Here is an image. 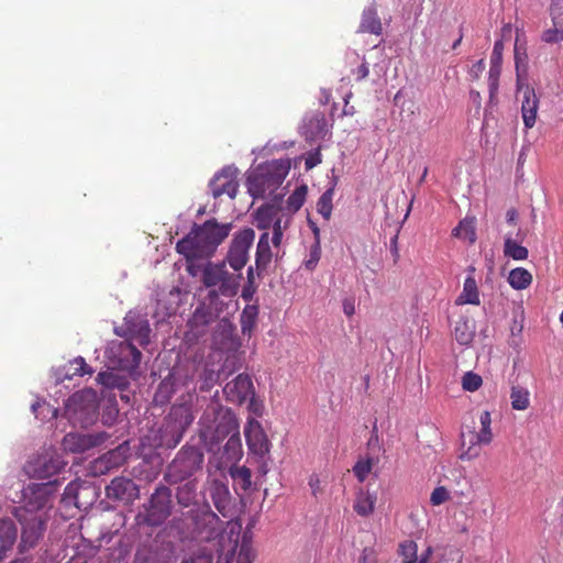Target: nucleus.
Returning a JSON list of instances; mask_svg holds the SVG:
<instances>
[{
  "instance_id": "de8ad7c7",
  "label": "nucleus",
  "mask_w": 563,
  "mask_h": 563,
  "mask_svg": "<svg viewBox=\"0 0 563 563\" xmlns=\"http://www.w3.org/2000/svg\"><path fill=\"white\" fill-rule=\"evenodd\" d=\"M86 374H92V369L84 357L79 356L69 362L66 377L71 378L73 376H84Z\"/></svg>"
},
{
  "instance_id": "6ab92c4d",
  "label": "nucleus",
  "mask_w": 563,
  "mask_h": 563,
  "mask_svg": "<svg viewBox=\"0 0 563 563\" xmlns=\"http://www.w3.org/2000/svg\"><path fill=\"white\" fill-rule=\"evenodd\" d=\"M209 494L216 509L224 518H232L235 514V506L232 500L229 487L220 479H212L209 485Z\"/></svg>"
},
{
  "instance_id": "412c9836",
  "label": "nucleus",
  "mask_w": 563,
  "mask_h": 563,
  "mask_svg": "<svg viewBox=\"0 0 563 563\" xmlns=\"http://www.w3.org/2000/svg\"><path fill=\"white\" fill-rule=\"evenodd\" d=\"M462 551L452 545H443L435 549L429 545L419 558V563H462Z\"/></svg>"
},
{
  "instance_id": "4d7b16f0",
  "label": "nucleus",
  "mask_w": 563,
  "mask_h": 563,
  "mask_svg": "<svg viewBox=\"0 0 563 563\" xmlns=\"http://www.w3.org/2000/svg\"><path fill=\"white\" fill-rule=\"evenodd\" d=\"M321 162H322V155L320 152V147H318L314 151L309 152L307 154L306 159H305L306 169L307 170L312 169L313 167L319 165Z\"/></svg>"
},
{
  "instance_id": "2f4dec72",
  "label": "nucleus",
  "mask_w": 563,
  "mask_h": 563,
  "mask_svg": "<svg viewBox=\"0 0 563 563\" xmlns=\"http://www.w3.org/2000/svg\"><path fill=\"white\" fill-rule=\"evenodd\" d=\"M198 479L185 481L176 489V499L179 506L188 508L197 503Z\"/></svg>"
},
{
  "instance_id": "f704fd0d",
  "label": "nucleus",
  "mask_w": 563,
  "mask_h": 563,
  "mask_svg": "<svg viewBox=\"0 0 563 563\" xmlns=\"http://www.w3.org/2000/svg\"><path fill=\"white\" fill-rule=\"evenodd\" d=\"M377 496L375 493L365 492L360 489L356 494L353 509L361 517H368L375 510Z\"/></svg>"
},
{
  "instance_id": "c03bdc74",
  "label": "nucleus",
  "mask_w": 563,
  "mask_h": 563,
  "mask_svg": "<svg viewBox=\"0 0 563 563\" xmlns=\"http://www.w3.org/2000/svg\"><path fill=\"white\" fill-rule=\"evenodd\" d=\"M481 430L477 432L482 437V442L484 445H488L493 441V431H492V416L490 412L484 410L479 415Z\"/></svg>"
},
{
  "instance_id": "4468645a",
  "label": "nucleus",
  "mask_w": 563,
  "mask_h": 563,
  "mask_svg": "<svg viewBox=\"0 0 563 563\" xmlns=\"http://www.w3.org/2000/svg\"><path fill=\"white\" fill-rule=\"evenodd\" d=\"M223 309V302L219 300L213 292H208V297L197 308L190 319L192 329L205 328L214 322Z\"/></svg>"
},
{
  "instance_id": "6e6552de",
  "label": "nucleus",
  "mask_w": 563,
  "mask_h": 563,
  "mask_svg": "<svg viewBox=\"0 0 563 563\" xmlns=\"http://www.w3.org/2000/svg\"><path fill=\"white\" fill-rule=\"evenodd\" d=\"M203 454L194 446H184L164 472V481L168 485L181 484L195 478V474L202 470Z\"/></svg>"
},
{
  "instance_id": "9b49d317",
  "label": "nucleus",
  "mask_w": 563,
  "mask_h": 563,
  "mask_svg": "<svg viewBox=\"0 0 563 563\" xmlns=\"http://www.w3.org/2000/svg\"><path fill=\"white\" fill-rule=\"evenodd\" d=\"M255 232L251 228L243 229L234 234L229 246L225 265L229 264L234 273H241L249 261V251L254 242Z\"/></svg>"
},
{
  "instance_id": "72a5a7b5",
  "label": "nucleus",
  "mask_w": 563,
  "mask_h": 563,
  "mask_svg": "<svg viewBox=\"0 0 563 563\" xmlns=\"http://www.w3.org/2000/svg\"><path fill=\"white\" fill-rule=\"evenodd\" d=\"M457 306L481 303L477 283L473 276H467L464 280L463 290L455 300Z\"/></svg>"
},
{
  "instance_id": "680f3d73",
  "label": "nucleus",
  "mask_w": 563,
  "mask_h": 563,
  "mask_svg": "<svg viewBox=\"0 0 563 563\" xmlns=\"http://www.w3.org/2000/svg\"><path fill=\"white\" fill-rule=\"evenodd\" d=\"M114 378L115 377L113 374L107 373V372H101L97 376L98 383H100L107 387H112L114 385Z\"/></svg>"
},
{
  "instance_id": "7ed1b4c3",
  "label": "nucleus",
  "mask_w": 563,
  "mask_h": 563,
  "mask_svg": "<svg viewBox=\"0 0 563 563\" xmlns=\"http://www.w3.org/2000/svg\"><path fill=\"white\" fill-rule=\"evenodd\" d=\"M115 333L126 338V341L119 345L120 358L118 365L121 369L131 373L139 367L142 358V353L133 342L142 346L150 343L151 328L148 320L141 314L130 311L126 313L123 324L115 330Z\"/></svg>"
},
{
  "instance_id": "5fc2aeb1",
  "label": "nucleus",
  "mask_w": 563,
  "mask_h": 563,
  "mask_svg": "<svg viewBox=\"0 0 563 563\" xmlns=\"http://www.w3.org/2000/svg\"><path fill=\"white\" fill-rule=\"evenodd\" d=\"M449 499V492L445 487L440 486L433 489L430 496V501L433 506H439Z\"/></svg>"
},
{
  "instance_id": "0e129e2a",
  "label": "nucleus",
  "mask_w": 563,
  "mask_h": 563,
  "mask_svg": "<svg viewBox=\"0 0 563 563\" xmlns=\"http://www.w3.org/2000/svg\"><path fill=\"white\" fill-rule=\"evenodd\" d=\"M255 291H256L255 283H253V284L246 283L242 289V297L245 300H251L253 295L255 294Z\"/></svg>"
},
{
  "instance_id": "6e6d98bb",
  "label": "nucleus",
  "mask_w": 563,
  "mask_h": 563,
  "mask_svg": "<svg viewBox=\"0 0 563 563\" xmlns=\"http://www.w3.org/2000/svg\"><path fill=\"white\" fill-rule=\"evenodd\" d=\"M500 71H501V66L490 64L488 82H489V90H490L492 95L498 89V80H499Z\"/></svg>"
},
{
  "instance_id": "49530a36",
  "label": "nucleus",
  "mask_w": 563,
  "mask_h": 563,
  "mask_svg": "<svg viewBox=\"0 0 563 563\" xmlns=\"http://www.w3.org/2000/svg\"><path fill=\"white\" fill-rule=\"evenodd\" d=\"M290 225V217L282 218L280 220H276L273 227V235H272V243L273 246L278 249L282 245L284 232L289 228Z\"/></svg>"
},
{
  "instance_id": "13d9d810",
  "label": "nucleus",
  "mask_w": 563,
  "mask_h": 563,
  "mask_svg": "<svg viewBox=\"0 0 563 563\" xmlns=\"http://www.w3.org/2000/svg\"><path fill=\"white\" fill-rule=\"evenodd\" d=\"M40 410L43 412V411H47V413L51 415L52 418H56L57 416V410L52 408L47 402L43 401V402H35L32 405V411L34 412L35 417L38 418L40 417Z\"/></svg>"
},
{
  "instance_id": "2eb2a0df",
  "label": "nucleus",
  "mask_w": 563,
  "mask_h": 563,
  "mask_svg": "<svg viewBox=\"0 0 563 563\" xmlns=\"http://www.w3.org/2000/svg\"><path fill=\"white\" fill-rule=\"evenodd\" d=\"M209 188L213 198H219L223 195L232 199L235 198L239 188L236 169L232 167L222 168L210 180Z\"/></svg>"
},
{
  "instance_id": "052dcab7",
  "label": "nucleus",
  "mask_w": 563,
  "mask_h": 563,
  "mask_svg": "<svg viewBox=\"0 0 563 563\" xmlns=\"http://www.w3.org/2000/svg\"><path fill=\"white\" fill-rule=\"evenodd\" d=\"M308 485L313 497H318V495L322 493L321 481L317 474L310 475Z\"/></svg>"
},
{
  "instance_id": "58836bf2",
  "label": "nucleus",
  "mask_w": 563,
  "mask_h": 563,
  "mask_svg": "<svg viewBox=\"0 0 563 563\" xmlns=\"http://www.w3.org/2000/svg\"><path fill=\"white\" fill-rule=\"evenodd\" d=\"M258 308L256 306H246L240 318L241 332L243 335L251 338L252 332L256 325Z\"/></svg>"
},
{
  "instance_id": "a211bd4d",
  "label": "nucleus",
  "mask_w": 563,
  "mask_h": 563,
  "mask_svg": "<svg viewBox=\"0 0 563 563\" xmlns=\"http://www.w3.org/2000/svg\"><path fill=\"white\" fill-rule=\"evenodd\" d=\"M225 399L233 404H243L250 397L254 396V387L251 377L247 374H240L223 388Z\"/></svg>"
},
{
  "instance_id": "c9c22d12",
  "label": "nucleus",
  "mask_w": 563,
  "mask_h": 563,
  "mask_svg": "<svg viewBox=\"0 0 563 563\" xmlns=\"http://www.w3.org/2000/svg\"><path fill=\"white\" fill-rule=\"evenodd\" d=\"M511 407L515 410L523 411L530 406V391L527 387L512 383L510 390Z\"/></svg>"
},
{
  "instance_id": "39448f33",
  "label": "nucleus",
  "mask_w": 563,
  "mask_h": 563,
  "mask_svg": "<svg viewBox=\"0 0 563 563\" xmlns=\"http://www.w3.org/2000/svg\"><path fill=\"white\" fill-rule=\"evenodd\" d=\"M287 174L288 166L280 161L261 164L247 177V191L254 199H263L279 188Z\"/></svg>"
},
{
  "instance_id": "9d476101",
  "label": "nucleus",
  "mask_w": 563,
  "mask_h": 563,
  "mask_svg": "<svg viewBox=\"0 0 563 563\" xmlns=\"http://www.w3.org/2000/svg\"><path fill=\"white\" fill-rule=\"evenodd\" d=\"M57 489L56 481L32 483L23 489L24 506L15 510H25L27 515H38L37 511L52 507V500Z\"/></svg>"
},
{
  "instance_id": "864d4df0",
  "label": "nucleus",
  "mask_w": 563,
  "mask_h": 563,
  "mask_svg": "<svg viewBox=\"0 0 563 563\" xmlns=\"http://www.w3.org/2000/svg\"><path fill=\"white\" fill-rule=\"evenodd\" d=\"M321 257V245L320 241H314L310 247L309 258L305 262V267L309 271H313Z\"/></svg>"
},
{
  "instance_id": "393cba45",
  "label": "nucleus",
  "mask_w": 563,
  "mask_h": 563,
  "mask_svg": "<svg viewBox=\"0 0 563 563\" xmlns=\"http://www.w3.org/2000/svg\"><path fill=\"white\" fill-rule=\"evenodd\" d=\"M539 109V98L533 88L527 86L523 89V99L521 104V113L523 124L527 129L534 126L537 121V113Z\"/></svg>"
},
{
  "instance_id": "69168bd1",
  "label": "nucleus",
  "mask_w": 563,
  "mask_h": 563,
  "mask_svg": "<svg viewBox=\"0 0 563 563\" xmlns=\"http://www.w3.org/2000/svg\"><path fill=\"white\" fill-rule=\"evenodd\" d=\"M184 563H213V558L210 553L202 554L196 558H191L190 560H187Z\"/></svg>"
},
{
  "instance_id": "37998d69",
  "label": "nucleus",
  "mask_w": 563,
  "mask_h": 563,
  "mask_svg": "<svg viewBox=\"0 0 563 563\" xmlns=\"http://www.w3.org/2000/svg\"><path fill=\"white\" fill-rule=\"evenodd\" d=\"M307 186L297 187L286 200V207L291 213L300 210L306 201Z\"/></svg>"
},
{
  "instance_id": "8fccbe9b",
  "label": "nucleus",
  "mask_w": 563,
  "mask_h": 563,
  "mask_svg": "<svg viewBox=\"0 0 563 563\" xmlns=\"http://www.w3.org/2000/svg\"><path fill=\"white\" fill-rule=\"evenodd\" d=\"M332 198L333 189H328L317 202V210L325 220H329L332 213Z\"/></svg>"
},
{
  "instance_id": "b1692460",
  "label": "nucleus",
  "mask_w": 563,
  "mask_h": 563,
  "mask_svg": "<svg viewBox=\"0 0 563 563\" xmlns=\"http://www.w3.org/2000/svg\"><path fill=\"white\" fill-rule=\"evenodd\" d=\"M128 451L129 448L125 444L108 451L96 461V468L101 473H107L122 466L128 459Z\"/></svg>"
},
{
  "instance_id": "f257e3e1",
  "label": "nucleus",
  "mask_w": 563,
  "mask_h": 563,
  "mask_svg": "<svg viewBox=\"0 0 563 563\" xmlns=\"http://www.w3.org/2000/svg\"><path fill=\"white\" fill-rule=\"evenodd\" d=\"M225 522L214 514L209 505L194 516V533L197 540L213 544L217 563H253L254 550L243 539L239 545V536L228 533Z\"/></svg>"
},
{
  "instance_id": "f3484780",
  "label": "nucleus",
  "mask_w": 563,
  "mask_h": 563,
  "mask_svg": "<svg viewBox=\"0 0 563 563\" xmlns=\"http://www.w3.org/2000/svg\"><path fill=\"white\" fill-rule=\"evenodd\" d=\"M107 435L102 432L98 433H67L62 442L65 451L70 453H84L92 448L100 445Z\"/></svg>"
},
{
  "instance_id": "a878e982",
  "label": "nucleus",
  "mask_w": 563,
  "mask_h": 563,
  "mask_svg": "<svg viewBox=\"0 0 563 563\" xmlns=\"http://www.w3.org/2000/svg\"><path fill=\"white\" fill-rule=\"evenodd\" d=\"M357 32L375 35H380L383 33L382 20L378 16L375 3L369 4L363 10Z\"/></svg>"
},
{
  "instance_id": "7c9ffc66",
  "label": "nucleus",
  "mask_w": 563,
  "mask_h": 563,
  "mask_svg": "<svg viewBox=\"0 0 563 563\" xmlns=\"http://www.w3.org/2000/svg\"><path fill=\"white\" fill-rule=\"evenodd\" d=\"M88 493H93L91 486L70 482L64 489L63 501L67 505L73 504L77 508L86 507V503L81 501L80 496L87 495Z\"/></svg>"
},
{
  "instance_id": "e2e57ef3",
  "label": "nucleus",
  "mask_w": 563,
  "mask_h": 563,
  "mask_svg": "<svg viewBox=\"0 0 563 563\" xmlns=\"http://www.w3.org/2000/svg\"><path fill=\"white\" fill-rule=\"evenodd\" d=\"M484 69H485V63L483 59H479L475 64H473L472 67L470 68V75L474 79H477L481 76V74L484 71Z\"/></svg>"
},
{
  "instance_id": "ea45409f",
  "label": "nucleus",
  "mask_w": 563,
  "mask_h": 563,
  "mask_svg": "<svg viewBox=\"0 0 563 563\" xmlns=\"http://www.w3.org/2000/svg\"><path fill=\"white\" fill-rule=\"evenodd\" d=\"M452 235L457 239L467 240L471 244L476 241V232H475V219L474 218H464L461 220L452 231Z\"/></svg>"
},
{
  "instance_id": "cd10ccee",
  "label": "nucleus",
  "mask_w": 563,
  "mask_h": 563,
  "mask_svg": "<svg viewBox=\"0 0 563 563\" xmlns=\"http://www.w3.org/2000/svg\"><path fill=\"white\" fill-rule=\"evenodd\" d=\"M307 140L323 139L327 135V119L323 113L317 112L310 115L302 126Z\"/></svg>"
},
{
  "instance_id": "dca6fc26",
  "label": "nucleus",
  "mask_w": 563,
  "mask_h": 563,
  "mask_svg": "<svg viewBox=\"0 0 563 563\" xmlns=\"http://www.w3.org/2000/svg\"><path fill=\"white\" fill-rule=\"evenodd\" d=\"M65 466V462L58 454L45 453L31 461L26 466L30 476L48 478L57 474Z\"/></svg>"
},
{
  "instance_id": "4c0bfd02",
  "label": "nucleus",
  "mask_w": 563,
  "mask_h": 563,
  "mask_svg": "<svg viewBox=\"0 0 563 563\" xmlns=\"http://www.w3.org/2000/svg\"><path fill=\"white\" fill-rule=\"evenodd\" d=\"M504 255L515 261H525L529 256V251L514 240L510 234H507L504 242Z\"/></svg>"
},
{
  "instance_id": "a18cd8bd",
  "label": "nucleus",
  "mask_w": 563,
  "mask_h": 563,
  "mask_svg": "<svg viewBox=\"0 0 563 563\" xmlns=\"http://www.w3.org/2000/svg\"><path fill=\"white\" fill-rule=\"evenodd\" d=\"M399 554L402 556L405 563H419L417 543L408 540L399 545Z\"/></svg>"
},
{
  "instance_id": "e433bc0d",
  "label": "nucleus",
  "mask_w": 563,
  "mask_h": 563,
  "mask_svg": "<svg viewBox=\"0 0 563 563\" xmlns=\"http://www.w3.org/2000/svg\"><path fill=\"white\" fill-rule=\"evenodd\" d=\"M532 274L523 267H516L508 275V283L516 290L527 289L532 284Z\"/></svg>"
},
{
  "instance_id": "bf43d9fd",
  "label": "nucleus",
  "mask_w": 563,
  "mask_h": 563,
  "mask_svg": "<svg viewBox=\"0 0 563 563\" xmlns=\"http://www.w3.org/2000/svg\"><path fill=\"white\" fill-rule=\"evenodd\" d=\"M503 42L496 41L494 44L493 53L490 56V64L492 65H499L501 66V55H503Z\"/></svg>"
},
{
  "instance_id": "a19ab883",
  "label": "nucleus",
  "mask_w": 563,
  "mask_h": 563,
  "mask_svg": "<svg viewBox=\"0 0 563 563\" xmlns=\"http://www.w3.org/2000/svg\"><path fill=\"white\" fill-rule=\"evenodd\" d=\"M229 474L238 488L246 492L251 487L252 473L249 467L233 465L229 468Z\"/></svg>"
},
{
  "instance_id": "79ce46f5",
  "label": "nucleus",
  "mask_w": 563,
  "mask_h": 563,
  "mask_svg": "<svg viewBox=\"0 0 563 563\" xmlns=\"http://www.w3.org/2000/svg\"><path fill=\"white\" fill-rule=\"evenodd\" d=\"M224 445V455L228 461H239L242 457V442L240 430L230 434Z\"/></svg>"
},
{
  "instance_id": "3c124183",
  "label": "nucleus",
  "mask_w": 563,
  "mask_h": 563,
  "mask_svg": "<svg viewBox=\"0 0 563 563\" xmlns=\"http://www.w3.org/2000/svg\"><path fill=\"white\" fill-rule=\"evenodd\" d=\"M482 384V377L474 372H466L462 377V387L466 391H476Z\"/></svg>"
},
{
  "instance_id": "423d86ee",
  "label": "nucleus",
  "mask_w": 563,
  "mask_h": 563,
  "mask_svg": "<svg viewBox=\"0 0 563 563\" xmlns=\"http://www.w3.org/2000/svg\"><path fill=\"white\" fill-rule=\"evenodd\" d=\"M192 421L194 415L189 405H174L158 431L159 440L156 445L166 449L176 448Z\"/></svg>"
},
{
  "instance_id": "774afa93",
  "label": "nucleus",
  "mask_w": 563,
  "mask_h": 563,
  "mask_svg": "<svg viewBox=\"0 0 563 563\" xmlns=\"http://www.w3.org/2000/svg\"><path fill=\"white\" fill-rule=\"evenodd\" d=\"M506 220L509 224L516 225L518 220V211L515 208L507 210Z\"/></svg>"
},
{
  "instance_id": "f03ea898",
  "label": "nucleus",
  "mask_w": 563,
  "mask_h": 563,
  "mask_svg": "<svg viewBox=\"0 0 563 563\" xmlns=\"http://www.w3.org/2000/svg\"><path fill=\"white\" fill-rule=\"evenodd\" d=\"M231 230L232 223H219L214 218L208 219L202 224H194L190 232L177 242L176 251L188 263L209 258L229 236Z\"/></svg>"
},
{
  "instance_id": "4be33fe9",
  "label": "nucleus",
  "mask_w": 563,
  "mask_h": 563,
  "mask_svg": "<svg viewBox=\"0 0 563 563\" xmlns=\"http://www.w3.org/2000/svg\"><path fill=\"white\" fill-rule=\"evenodd\" d=\"M552 27L542 33V41L549 44L563 41V0H552L550 5Z\"/></svg>"
},
{
  "instance_id": "338daca9",
  "label": "nucleus",
  "mask_w": 563,
  "mask_h": 563,
  "mask_svg": "<svg viewBox=\"0 0 563 563\" xmlns=\"http://www.w3.org/2000/svg\"><path fill=\"white\" fill-rule=\"evenodd\" d=\"M368 74H369L368 65H367V63L364 62L358 66V68L356 70V76H357L356 79L362 80V79L366 78L368 76Z\"/></svg>"
},
{
  "instance_id": "5701e85b",
  "label": "nucleus",
  "mask_w": 563,
  "mask_h": 563,
  "mask_svg": "<svg viewBox=\"0 0 563 563\" xmlns=\"http://www.w3.org/2000/svg\"><path fill=\"white\" fill-rule=\"evenodd\" d=\"M283 217L282 207L277 203H264L253 212L255 227L264 232H268L276 220H280Z\"/></svg>"
},
{
  "instance_id": "c85d7f7f",
  "label": "nucleus",
  "mask_w": 563,
  "mask_h": 563,
  "mask_svg": "<svg viewBox=\"0 0 563 563\" xmlns=\"http://www.w3.org/2000/svg\"><path fill=\"white\" fill-rule=\"evenodd\" d=\"M273 258V252L269 245V232H263L260 236L255 253V266L257 275L267 268Z\"/></svg>"
},
{
  "instance_id": "f8f14e48",
  "label": "nucleus",
  "mask_w": 563,
  "mask_h": 563,
  "mask_svg": "<svg viewBox=\"0 0 563 563\" xmlns=\"http://www.w3.org/2000/svg\"><path fill=\"white\" fill-rule=\"evenodd\" d=\"M106 497L124 506L132 505L140 497V486L130 477L117 476L106 486Z\"/></svg>"
},
{
  "instance_id": "09e8293b",
  "label": "nucleus",
  "mask_w": 563,
  "mask_h": 563,
  "mask_svg": "<svg viewBox=\"0 0 563 563\" xmlns=\"http://www.w3.org/2000/svg\"><path fill=\"white\" fill-rule=\"evenodd\" d=\"M375 461L373 457L360 459L353 466V473L360 483H363L372 472Z\"/></svg>"
},
{
  "instance_id": "ddd939ff",
  "label": "nucleus",
  "mask_w": 563,
  "mask_h": 563,
  "mask_svg": "<svg viewBox=\"0 0 563 563\" xmlns=\"http://www.w3.org/2000/svg\"><path fill=\"white\" fill-rule=\"evenodd\" d=\"M14 516L22 526L21 551L33 548L45 530V522L42 516L27 515L25 510H15Z\"/></svg>"
},
{
  "instance_id": "bb28decb",
  "label": "nucleus",
  "mask_w": 563,
  "mask_h": 563,
  "mask_svg": "<svg viewBox=\"0 0 563 563\" xmlns=\"http://www.w3.org/2000/svg\"><path fill=\"white\" fill-rule=\"evenodd\" d=\"M462 453L460 460L472 461L481 455L482 437L474 430L468 432H462Z\"/></svg>"
},
{
  "instance_id": "0eeeda50",
  "label": "nucleus",
  "mask_w": 563,
  "mask_h": 563,
  "mask_svg": "<svg viewBox=\"0 0 563 563\" xmlns=\"http://www.w3.org/2000/svg\"><path fill=\"white\" fill-rule=\"evenodd\" d=\"M242 279L241 273H230L225 262L212 263L209 262L205 265L201 273V283L209 292L219 296L233 297L238 294L240 283Z\"/></svg>"
},
{
  "instance_id": "20e7f679",
  "label": "nucleus",
  "mask_w": 563,
  "mask_h": 563,
  "mask_svg": "<svg viewBox=\"0 0 563 563\" xmlns=\"http://www.w3.org/2000/svg\"><path fill=\"white\" fill-rule=\"evenodd\" d=\"M199 426L200 439L209 450H213L225 438L240 430L239 420L232 409L217 401L207 406Z\"/></svg>"
},
{
  "instance_id": "603ef678",
  "label": "nucleus",
  "mask_w": 563,
  "mask_h": 563,
  "mask_svg": "<svg viewBox=\"0 0 563 563\" xmlns=\"http://www.w3.org/2000/svg\"><path fill=\"white\" fill-rule=\"evenodd\" d=\"M454 335L460 344L466 345L473 339V332L470 330L467 322H457L454 328Z\"/></svg>"
},
{
  "instance_id": "c756f323",
  "label": "nucleus",
  "mask_w": 563,
  "mask_h": 563,
  "mask_svg": "<svg viewBox=\"0 0 563 563\" xmlns=\"http://www.w3.org/2000/svg\"><path fill=\"white\" fill-rule=\"evenodd\" d=\"M16 527L10 519L0 520V562L5 558L16 541Z\"/></svg>"
},
{
  "instance_id": "473e14b6",
  "label": "nucleus",
  "mask_w": 563,
  "mask_h": 563,
  "mask_svg": "<svg viewBox=\"0 0 563 563\" xmlns=\"http://www.w3.org/2000/svg\"><path fill=\"white\" fill-rule=\"evenodd\" d=\"M66 407L68 412H77L79 409L95 411V393L91 390L75 393L71 397L68 398Z\"/></svg>"
},
{
  "instance_id": "aec40b11",
  "label": "nucleus",
  "mask_w": 563,
  "mask_h": 563,
  "mask_svg": "<svg viewBox=\"0 0 563 563\" xmlns=\"http://www.w3.org/2000/svg\"><path fill=\"white\" fill-rule=\"evenodd\" d=\"M244 435L252 453L263 456L268 452V440L261 423L256 419H247L244 427Z\"/></svg>"
},
{
  "instance_id": "1a4fd4ad",
  "label": "nucleus",
  "mask_w": 563,
  "mask_h": 563,
  "mask_svg": "<svg viewBox=\"0 0 563 563\" xmlns=\"http://www.w3.org/2000/svg\"><path fill=\"white\" fill-rule=\"evenodd\" d=\"M173 508L172 489L166 485H159L143 505V512L137 514L136 521L151 527L161 526L172 515Z\"/></svg>"
}]
</instances>
